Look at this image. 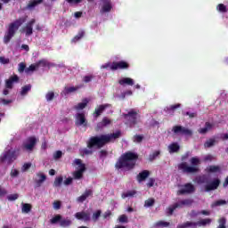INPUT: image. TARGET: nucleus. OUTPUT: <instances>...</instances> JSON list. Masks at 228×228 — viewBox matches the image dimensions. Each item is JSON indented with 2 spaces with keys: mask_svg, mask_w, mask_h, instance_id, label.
Wrapping results in <instances>:
<instances>
[{
  "mask_svg": "<svg viewBox=\"0 0 228 228\" xmlns=\"http://www.w3.org/2000/svg\"><path fill=\"white\" fill-rule=\"evenodd\" d=\"M197 225L199 224L195 222L187 221L182 224H178L177 228H188V227L197 228Z\"/></svg>",
  "mask_w": 228,
  "mask_h": 228,
  "instance_id": "obj_27",
  "label": "nucleus"
},
{
  "mask_svg": "<svg viewBox=\"0 0 228 228\" xmlns=\"http://www.w3.org/2000/svg\"><path fill=\"white\" fill-rule=\"evenodd\" d=\"M88 99L85 98L82 102H79L77 106L74 107L75 110H85L88 106Z\"/></svg>",
  "mask_w": 228,
  "mask_h": 228,
  "instance_id": "obj_30",
  "label": "nucleus"
},
{
  "mask_svg": "<svg viewBox=\"0 0 228 228\" xmlns=\"http://www.w3.org/2000/svg\"><path fill=\"white\" fill-rule=\"evenodd\" d=\"M112 8L111 0H102L100 13H110Z\"/></svg>",
  "mask_w": 228,
  "mask_h": 228,
  "instance_id": "obj_10",
  "label": "nucleus"
},
{
  "mask_svg": "<svg viewBox=\"0 0 228 228\" xmlns=\"http://www.w3.org/2000/svg\"><path fill=\"white\" fill-rule=\"evenodd\" d=\"M168 149L170 153L178 152L181 146L177 142H173L168 146Z\"/></svg>",
  "mask_w": 228,
  "mask_h": 228,
  "instance_id": "obj_31",
  "label": "nucleus"
},
{
  "mask_svg": "<svg viewBox=\"0 0 228 228\" xmlns=\"http://www.w3.org/2000/svg\"><path fill=\"white\" fill-rule=\"evenodd\" d=\"M94 195V191L92 190H86V191L77 198V202H85L88 197H92Z\"/></svg>",
  "mask_w": 228,
  "mask_h": 228,
  "instance_id": "obj_20",
  "label": "nucleus"
},
{
  "mask_svg": "<svg viewBox=\"0 0 228 228\" xmlns=\"http://www.w3.org/2000/svg\"><path fill=\"white\" fill-rule=\"evenodd\" d=\"M17 199H19V194L17 193L7 196V200H9L10 202H13V200H17Z\"/></svg>",
  "mask_w": 228,
  "mask_h": 228,
  "instance_id": "obj_55",
  "label": "nucleus"
},
{
  "mask_svg": "<svg viewBox=\"0 0 228 228\" xmlns=\"http://www.w3.org/2000/svg\"><path fill=\"white\" fill-rule=\"evenodd\" d=\"M45 99H46V101H48V102L53 101V99H54V92H53V91L48 92V93L46 94V95H45Z\"/></svg>",
  "mask_w": 228,
  "mask_h": 228,
  "instance_id": "obj_54",
  "label": "nucleus"
},
{
  "mask_svg": "<svg viewBox=\"0 0 228 228\" xmlns=\"http://www.w3.org/2000/svg\"><path fill=\"white\" fill-rule=\"evenodd\" d=\"M62 183H63V176H59L55 178L53 182V186L55 188H60V186H61Z\"/></svg>",
  "mask_w": 228,
  "mask_h": 228,
  "instance_id": "obj_41",
  "label": "nucleus"
},
{
  "mask_svg": "<svg viewBox=\"0 0 228 228\" xmlns=\"http://www.w3.org/2000/svg\"><path fill=\"white\" fill-rule=\"evenodd\" d=\"M138 155L133 151L124 153L119 160L116 163V168H125V170H133L136 167Z\"/></svg>",
  "mask_w": 228,
  "mask_h": 228,
  "instance_id": "obj_1",
  "label": "nucleus"
},
{
  "mask_svg": "<svg viewBox=\"0 0 228 228\" xmlns=\"http://www.w3.org/2000/svg\"><path fill=\"white\" fill-rule=\"evenodd\" d=\"M156 202V200L154 199H148L145 200L144 202V206H146V208H151L152 207V205Z\"/></svg>",
  "mask_w": 228,
  "mask_h": 228,
  "instance_id": "obj_52",
  "label": "nucleus"
},
{
  "mask_svg": "<svg viewBox=\"0 0 228 228\" xmlns=\"http://www.w3.org/2000/svg\"><path fill=\"white\" fill-rule=\"evenodd\" d=\"M175 134H183L184 136H193V131L188 129L183 126H175L172 128Z\"/></svg>",
  "mask_w": 228,
  "mask_h": 228,
  "instance_id": "obj_8",
  "label": "nucleus"
},
{
  "mask_svg": "<svg viewBox=\"0 0 228 228\" xmlns=\"http://www.w3.org/2000/svg\"><path fill=\"white\" fill-rule=\"evenodd\" d=\"M19 76L13 75L9 77V79L5 80V88H8L9 90H12L13 88L14 83H19Z\"/></svg>",
  "mask_w": 228,
  "mask_h": 228,
  "instance_id": "obj_13",
  "label": "nucleus"
},
{
  "mask_svg": "<svg viewBox=\"0 0 228 228\" xmlns=\"http://www.w3.org/2000/svg\"><path fill=\"white\" fill-rule=\"evenodd\" d=\"M42 3H44V0H32L28 4L27 8L31 10L36 6H38V4H42Z\"/></svg>",
  "mask_w": 228,
  "mask_h": 228,
  "instance_id": "obj_29",
  "label": "nucleus"
},
{
  "mask_svg": "<svg viewBox=\"0 0 228 228\" xmlns=\"http://www.w3.org/2000/svg\"><path fill=\"white\" fill-rule=\"evenodd\" d=\"M0 63H2L3 65H8V63H10V59L0 56Z\"/></svg>",
  "mask_w": 228,
  "mask_h": 228,
  "instance_id": "obj_59",
  "label": "nucleus"
},
{
  "mask_svg": "<svg viewBox=\"0 0 228 228\" xmlns=\"http://www.w3.org/2000/svg\"><path fill=\"white\" fill-rule=\"evenodd\" d=\"M86 170V167L85 165H82L78 170L73 173V179H83V174H85Z\"/></svg>",
  "mask_w": 228,
  "mask_h": 228,
  "instance_id": "obj_17",
  "label": "nucleus"
},
{
  "mask_svg": "<svg viewBox=\"0 0 228 228\" xmlns=\"http://www.w3.org/2000/svg\"><path fill=\"white\" fill-rule=\"evenodd\" d=\"M77 220H83L84 222H90V213L81 211L75 214Z\"/></svg>",
  "mask_w": 228,
  "mask_h": 228,
  "instance_id": "obj_15",
  "label": "nucleus"
},
{
  "mask_svg": "<svg viewBox=\"0 0 228 228\" xmlns=\"http://www.w3.org/2000/svg\"><path fill=\"white\" fill-rule=\"evenodd\" d=\"M95 79V76L94 74L86 75L83 77V83H92Z\"/></svg>",
  "mask_w": 228,
  "mask_h": 228,
  "instance_id": "obj_36",
  "label": "nucleus"
},
{
  "mask_svg": "<svg viewBox=\"0 0 228 228\" xmlns=\"http://www.w3.org/2000/svg\"><path fill=\"white\" fill-rule=\"evenodd\" d=\"M161 152L159 151H156L153 153L149 155V161H154L158 156H159Z\"/></svg>",
  "mask_w": 228,
  "mask_h": 228,
  "instance_id": "obj_50",
  "label": "nucleus"
},
{
  "mask_svg": "<svg viewBox=\"0 0 228 228\" xmlns=\"http://www.w3.org/2000/svg\"><path fill=\"white\" fill-rule=\"evenodd\" d=\"M83 37H85V31L81 30L77 33V36L74 37V38L71 40V42H78V40H81V38H83Z\"/></svg>",
  "mask_w": 228,
  "mask_h": 228,
  "instance_id": "obj_44",
  "label": "nucleus"
},
{
  "mask_svg": "<svg viewBox=\"0 0 228 228\" xmlns=\"http://www.w3.org/2000/svg\"><path fill=\"white\" fill-rule=\"evenodd\" d=\"M140 110L134 109L130 110L126 114H123L125 120L130 127H134L138 121L140 120Z\"/></svg>",
  "mask_w": 228,
  "mask_h": 228,
  "instance_id": "obj_5",
  "label": "nucleus"
},
{
  "mask_svg": "<svg viewBox=\"0 0 228 228\" xmlns=\"http://www.w3.org/2000/svg\"><path fill=\"white\" fill-rule=\"evenodd\" d=\"M129 69V63L125 61L115 62V70H126Z\"/></svg>",
  "mask_w": 228,
  "mask_h": 228,
  "instance_id": "obj_19",
  "label": "nucleus"
},
{
  "mask_svg": "<svg viewBox=\"0 0 228 228\" xmlns=\"http://www.w3.org/2000/svg\"><path fill=\"white\" fill-rule=\"evenodd\" d=\"M151 175V171L149 170H142L137 175V181L138 183H143V181H146L147 178Z\"/></svg>",
  "mask_w": 228,
  "mask_h": 228,
  "instance_id": "obj_16",
  "label": "nucleus"
},
{
  "mask_svg": "<svg viewBox=\"0 0 228 228\" xmlns=\"http://www.w3.org/2000/svg\"><path fill=\"white\" fill-rule=\"evenodd\" d=\"M35 22L36 20L32 19L23 28V31H25L27 37H31V35H33V25L35 24Z\"/></svg>",
  "mask_w": 228,
  "mask_h": 228,
  "instance_id": "obj_14",
  "label": "nucleus"
},
{
  "mask_svg": "<svg viewBox=\"0 0 228 228\" xmlns=\"http://www.w3.org/2000/svg\"><path fill=\"white\" fill-rule=\"evenodd\" d=\"M76 126H84V127H86L87 122H86V117H85V113H77L76 116Z\"/></svg>",
  "mask_w": 228,
  "mask_h": 228,
  "instance_id": "obj_12",
  "label": "nucleus"
},
{
  "mask_svg": "<svg viewBox=\"0 0 228 228\" xmlns=\"http://www.w3.org/2000/svg\"><path fill=\"white\" fill-rule=\"evenodd\" d=\"M26 63H24V62H20L19 64H18V72L20 73V74H22V73H24V72H26Z\"/></svg>",
  "mask_w": 228,
  "mask_h": 228,
  "instance_id": "obj_49",
  "label": "nucleus"
},
{
  "mask_svg": "<svg viewBox=\"0 0 228 228\" xmlns=\"http://www.w3.org/2000/svg\"><path fill=\"white\" fill-rule=\"evenodd\" d=\"M28 92H31V84L21 87L20 95H28Z\"/></svg>",
  "mask_w": 228,
  "mask_h": 228,
  "instance_id": "obj_40",
  "label": "nucleus"
},
{
  "mask_svg": "<svg viewBox=\"0 0 228 228\" xmlns=\"http://www.w3.org/2000/svg\"><path fill=\"white\" fill-rule=\"evenodd\" d=\"M211 129H213V124H211L209 122H206L205 127L200 128L198 130V133H200V134H206L208 133V131H211Z\"/></svg>",
  "mask_w": 228,
  "mask_h": 228,
  "instance_id": "obj_23",
  "label": "nucleus"
},
{
  "mask_svg": "<svg viewBox=\"0 0 228 228\" xmlns=\"http://www.w3.org/2000/svg\"><path fill=\"white\" fill-rule=\"evenodd\" d=\"M102 211L101 210H97L96 212H94L93 214V221L97 222V220H99V218H101V215H102Z\"/></svg>",
  "mask_w": 228,
  "mask_h": 228,
  "instance_id": "obj_51",
  "label": "nucleus"
},
{
  "mask_svg": "<svg viewBox=\"0 0 228 228\" xmlns=\"http://www.w3.org/2000/svg\"><path fill=\"white\" fill-rule=\"evenodd\" d=\"M220 179L216 178L208 184L205 185V191H213L215 190H218V186H220Z\"/></svg>",
  "mask_w": 228,
  "mask_h": 228,
  "instance_id": "obj_11",
  "label": "nucleus"
},
{
  "mask_svg": "<svg viewBox=\"0 0 228 228\" xmlns=\"http://www.w3.org/2000/svg\"><path fill=\"white\" fill-rule=\"evenodd\" d=\"M154 183H156V179L149 178L148 183H146V186L148 188H152V186H154Z\"/></svg>",
  "mask_w": 228,
  "mask_h": 228,
  "instance_id": "obj_58",
  "label": "nucleus"
},
{
  "mask_svg": "<svg viewBox=\"0 0 228 228\" xmlns=\"http://www.w3.org/2000/svg\"><path fill=\"white\" fill-rule=\"evenodd\" d=\"M216 10L220 13H227V6H225V4H217Z\"/></svg>",
  "mask_w": 228,
  "mask_h": 228,
  "instance_id": "obj_43",
  "label": "nucleus"
},
{
  "mask_svg": "<svg viewBox=\"0 0 228 228\" xmlns=\"http://www.w3.org/2000/svg\"><path fill=\"white\" fill-rule=\"evenodd\" d=\"M191 164L192 167L188 166V163L182 162L178 165V169L182 170L183 174H197L199 172L198 165H200V159L197 157H193L191 159Z\"/></svg>",
  "mask_w": 228,
  "mask_h": 228,
  "instance_id": "obj_4",
  "label": "nucleus"
},
{
  "mask_svg": "<svg viewBox=\"0 0 228 228\" xmlns=\"http://www.w3.org/2000/svg\"><path fill=\"white\" fill-rule=\"evenodd\" d=\"M197 224L200 227H206L211 224V218L201 219Z\"/></svg>",
  "mask_w": 228,
  "mask_h": 228,
  "instance_id": "obj_38",
  "label": "nucleus"
},
{
  "mask_svg": "<svg viewBox=\"0 0 228 228\" xmlns=\"http://www.w3.org/2000/svg\"><path fill=\"white\" fill-rule=\"evenodd\" d=\"M61 156H63V152H61V151H57L53 154V159H60V158H61Z\"/></svg>",
  "mask_w": 228,
  "mask_h": 228,
  "instance_id": "obj_61",
  "label": "nucleus"
},
{
  "mask_svg": "<svg viewBox=\"0 0 228 228\" xmlns=\"http://www.w3.org/2000/svg\"><path fill=\"white\" fill-rule=\"evenodd\" d=\"M119 85L122 86L127 85L128 86H133L134 85V80L131 77H123L118 80Z\"/></svg>",
  "mask_w": 228,
  "mask_h": 228,
  "instance_id": "obj_21",
  "label": "nucleus"
},
{
  "mask_svg": "<svg viewBox=\"0 0 228 228\" xmlns=\"http://www.w3.org/2000/svg\"><path fill=\"white\" fill-rule=\"evenodd\" d=\"M195 193V185L192 183H185L183 185V188L178 190L176 195H190Z\"/></svg>",
  "mask_w": 228,
  "mask_h": 228,
  "instance_id": "obj_7",
  "label": "nucleus"
},
{
  "mask_svg": "<svg viewBox=\"0 0 228 228\" xmlns=\"http://www.w3.org/2000/svg\"><path fill=\"white\" fill-rule=\"evenodd\" d=\"M106 127L102 121L99 122L96 126L95 131H101V129Z\"/></svg>",
  "mask_w": 228,
  "mask_h": 228,
  "instance_id": "obj_62",
  "label": "nucleus"
},
{
  "mask_svg": "<svg viewBox=\"0 0 228 228\" xmlns=\"http://www.w3.org/2000/svg\"><path fill=\"white\" fill-rule=\"evenodd\" d=\"M216 143H218V142L216 141V139L215 138H209L208 140H207L204 143V147L205 149H211V147H215V145H216Z\"/></svg>",
  "mask_w": 228,
  "mask_h": 228,
  "instance_id": "obj_25",
  "label": "nucleus"
},
{
  "mask_svg": "<svg viewBox=\"0 0 228 228\" xmlns=\"http://www.w3.org/2000/svg\"><path fill=\"white\" fill-rule=\"evenodd\" d=\"M77 90H79V87H74V86H71V87H65L64 88V94L66 95H68V94H72L74 92H77Z\"/></svg>",
  "mask_w": 228,
  "mask_h": 228,
  "instance_id": "obj_45",
  "label": "nucleus"
},
{
  "mask_svg": "<svg viewBox=\"0 0 228 228\" xmlns=\"http://www.w3.org/2000/svg\"><path fill=\"white\" fill-rule=\"evenodd\" d=\"M11 177H19V170L12 169L11 170Z\"/></svg>",
  "mask_w": 228,
  "mask_h": 228,
  "instance_id": "obj_63",
  "label": "nucleus"
},
{
  "mask_svg": "<svg viewBox=\"0 0 228 228\" xmlns=\"http://www.w3.org/2000/svg\"><path fill=\"white\" fill-rule=\"evenodd\" d=\"M61 227H69L70 225H72V221L69 218L66 219H61V223H60Z\"/></svg>",
  "mask_w": 228,
  "mask_h": 228,
  "instance_id": "obj_39",
  "label": "nucleus"
},
{
  "mask_svg": "<svg viewBox=\"0 0 228 228\" xmlns=\"http://www.w3.org/2000/svg\"><path fill=\"white\" fill-rule=\"evenodd\" d=\"M158 227H168L170 225V223L165 222V221H159L157 223Z\"/></svg>",
  "mask_w": 228,
  "mask_h": 228,
  "instance_id": "obj_57",
  "label": "nucleus"
},
{
  "mask_svg": "<svg viewBox=\"0 0 228 228\" xmlns=\"http://www.w3.org/2000/svg\"><path fill=\"white\" fill-rule=\"evenodd\" d=\"M177 208H179V205H177V203H175L167 208V214L168 216H172L174 215V211H175Z\"/></svg>",
  "mask_w": 228,
  "mask_h": 228,
  "instance_id": "obj_33",
  "label": "nucleus"
},
{
  "mask_svg": "<svg viewBox=\"0 0 228 228\" xmlns=\"http://www.w3.org/2000/svg\"><path fill=\"white\" fill-rule=\"evenodd\" d=\"M36 65H37V69H40V67H47L48 69H50V67L56 66L54 63L49 62L45 59H42V60L38 61L37 62H36Z\"/></svg>",
  "mask_w": 228,
  "mask_h": 228,
  "instance_id": "obj_18",
  "label": "nucleus"
},
{
  "mask_svg": "<svg viewBox=\"0 0 228 228\" xmlns=\"http://www.w3.org/2000/svg\"><path fill=\"white\" fill-rule=\"evenodd\" d=\"M218 224L219 225L216 228H227V226H225V224H227V219H225V217H221L218 220Z\"/></svg>",
  "mask_w": 228,
  "mask_h": 228,
  "instance_id": "obj_46",
  "label": "nucleus"
},
{
  "mask_svg": "<svg viewBox=\"0 0 228 228\" xmlns=\"http://www.w3.org/2000/svg\"><path fill=\"white\" fill-rule=\"evenodd\" d=\"M108 104H102L100 105L99 107H97L94 110V117L95 118H98V117H101V114L102 113V111H104V110H106V108H108Z\"/></svg>",
  "mask_w": 228,
  "mask_h": 228,
  "instance_id": "obj_24",
  "label": "nucleus"
},
{
  "mask_svg": "<svg viewBox=\"0 0 228 228\" xmlns=\"http://www.w3.org/2000/svg\"><path fill=\"white\" fill-rule=\"evenodd\" d=\"M206 172H208V174H220L222 172V167H220V166H209L206 168Z\"/></svg>",
  "mask_w": 228,
  "mask_h": 228,
  "instance_id": "obj_22",
  "label": "nucleus"
},
{
  "mask_svg": "<svg viewBox=\"0 0 228 228\" xmlns=\"http://www.w3.org/2000/svg\"><path fill=\"white\" fill-rule=\"evenodd\" d=\"M134 142H136L137 143H142V142H143V136L138 134L134 135Z\"/></svg>",
  "mask_w": 228,
  "mask_h": 228,
  "instance_id": "obj_56",
  "label": "nucleus"
},
{
  "mask_svg": "<svg viewBox=\"0 0 228 228\" xmlns=\"http://www.w3.org/2000/svg\"><path fill=\"white\" fill-rule=\"evenodd\" d=\"M183 117H189V118H195L197 117V112L186 111L183 113Z\"/></svg>",
  "mask_w": 228,
  "mask_h": 228,
  "instance_id": "obj_53",
  "label": "nucleus"
},
{
  "mask_svg": "<svg viewBox=\"0 0 228 228\" xmlns=\"http://www.w3.org/2000/svg\"><path fill=\"white\" fill-rule=\"evenodd\" d=\"M117 222L118 224H128L129 217L123 214L118 217Z\"/></svg>",
  "mask_w": 228,
  "mask_h": 228,
  "instance_id": "obj_35",
  "label": "nucleus"
},
{
  "mask_svg": "<svg viewBox=\"0 0 228 228\" xmlns=\"http://www.w3.org/2000/svg\"><path fill=\"white\" fill-rule=\"evenodd\" d=\"M225 204H227V201L225 200H218L211 204V208H218L220 206H225Z\"/></svg>",
  "mask_w": 228,
  "mask_h": 228,
  "instance_id": "obj_34",
  "label": "nucleus"
},
{
  "mask_svg": "<svg viewBox=\"0 0 228 228\" xmlns=\"http://www.w3.org/2000/svg\"><path fill=\"white\" fill-rule=\"evenodd\" d=\"M15 159H17V151L13 150H7L4 151L0 156V165H3V163L12 165Z\"/></svg>",
  "mask_w": 228,
  "mask_h": 228,
  "instance_id": "obj_6",
  "label": "nucleus"
},
{
  "mask_svg": "<svg viewBox=\"0 0 228 228\" xmlns=\"http://www.w3.org/2000/svg\"><path fill=\"white\" fill-rule=\"evenodd\" d=\"M31 204L29 203H24L22 205V208H21V211L22 213H29L31 211Z\"/></svg>",
  "mask_w": 228,
  "mask_h": 228,
  "instance_id": "obj_47",
  "label": "nucleus"
},
{
  "mask_svg": "<svg viewBox=\"0 0 228 228\" xmlns=\"http://www.w3.org/2000/svg\"><path fill=\"white\" fill-rule=\"evenodd\" d=\"M134 195H136V191H127L122 193V199L134 197Z\"/></svg>",
  "mask_w": 228,
  "mask_h": 228,
  "instance_id": "obj_42",
  "label": "nucleus"
},
{
  "mask_svg": "<svg viewBox=\"0 0 228 228\" xmlns=\"http://www.w3.org/2000/svg\"><path fill=\"white\" fill-rule=\"evenodd\" d=\"M178 205V208H183V206H191L193 204V200L185 199L176 203Z\"/></svg>",
  "mask_w": 228,
  "mask_h": 228,
  "instance_id": "obj_28",
  "label": "nucleus"
},
{
  "mask_svg": "<svg viewBox=\"0 0 228 228\" xmlns=\"http://www.w3.org/2000/svg\"><path fill=\"white\" fill-rule=\"evenodd\" d=\"M35 145H37V137L30 136L27 139V141L22 144L23 149L26 151H33L35 149Z\"/></svg>",
  "mask_w": 228,
  "mask_h": 228,
  "instance_id": "obj_9",
  "label": "nucleus"
},
{
  "mask_svg": "<svg viewBox=\"0 0 228 228\" xmlns=\"http://www.w3.org/2000/svg\"><path fill=\"white\" fill-rule=\"evenodd\" d=\"M61 215H56L55 216H53L52 219H50V223L52 224H58V222H61Z\"/></svg>",
  "mask_w": 228,
  "mask_h": 228,
  "instance_id": "obj_48",
  "label": "nucleus"
},
{
  "mask_svg": "<svg viewBox=\"0 0 228 228\" xmlns=\"http://www.w3.org/2000/svg\"><path fill=\"white\" fill-rule=\"evenodd\" d=\"M0 104H4V106H7V104H12V100H6L4 98H0Z\"/></svg>",
  "mask_w": 228,
  "mask_h": 228,
  "instance_id": "obj_60",
  "label": "nucleus"
},
{
  "mask_svg": "<svg viewBox=\"0 0 228 228\" xmlns=\"http://www.w3.org/2000/svg\"><path fill=\"white\" fill-rule=\"evenodd\" d=\"M35 70H38V65H37V63L28 66V68L25 69V74H31V72H35Z\"/></svg>",
  "mask_w": 228,
  "mask_h": 228,
  "instance_id": "obj_32",
  "label": "nucleus"
},
{
  "mask_svg": "<svg viewBox=\"0 0 228 228\" xmlns=\"http://www.w3.org/2000/svg\"><path fill=\"white\" fill-rule=\"evenodd\" d=\"M102 123H103V125H105L106 127V126H110V124H111V120L105 117L102 118Z\"/></svg>",
  "mask_w": 228,
  "mask_h": 228,
  "instance_id": "obj_64",
  "label": "nucleus"
},
{
  "mask_svg": "<svg viewBox=\"0 0 228 228\" xmlns=\"http://www.w3.org/2000/svg\"><path fill=\"white\" fill-rule=\"evenodd\" d=\"M101 69H106L107 70H115V61L107 62L102 65Z\"/></svg>",
  "mask_w": 228,
  "mask_h": 228,
  "instance_id": "obj_37",
  "label": "nucleus"
},
{
  "mask_svg": "<svg viewBox=\"0 0 228 228\" xmlns=\"http://www.w3.org/2000/svg\"><path fill=\"white\" fill-rule=\"evenodd\" d=\"M113 138H115V133L92 136L87 142V148L94 149V147H97V149H102V147L110 143Z\"/></svg>",
  "mask_w": 228,
  "mask_h": 228,
  "instance_id": "obj_2",
  "label": "nucleus"
},
{
  "mask_svg": "<svg viewBox=\"0 0 228 228\" xmlns=\"http://www.w3.org/2000/svg\"><path fill=\"white\" fill-rule=\"evenodd\" d=\"M37 177H40V179L35 181L36 188H40V186H42L45 179H47V176L44 174H37Z\"/></svg>",
  "mask_w": 228,
  "mask_h": 228,
  "instance_id": "obj_26",
  "label": "nucleus"
},
{
  "mask_svg": "<svg viewBox=\"0 0 228 228\" xmlns=\"http://www.w3.org/2000/svg\"><path fill=\"white\" fill-rule=\"evenodd\" d=\"M24 22H26V17L19 18L14 22L9 24V28L4 37V44H10L12 38L15 37V33L19 31V28Z\"/></svg>",
  "mask_w": 228,
  "mask_h": 228,
  "instance_id": "obj_3",
  "label": "nucleus"
}]
</instances>
